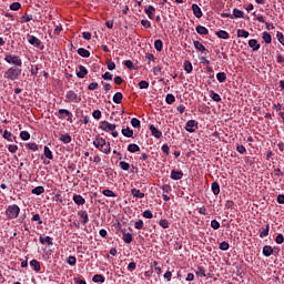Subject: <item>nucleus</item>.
Masks as SVG:
<instances>
[{
    "mask_svg": "<svg viewBox=\"0 0 284 284\" xmlns=\"http://www.w3.org/2000/svg\"><path fill=\"white\" fill-rule=\"evenodd\" d=\"M93 145L100 150V152H103L104 154H110V142H106L103 138H97L93 141Z\"/></svg>",
    "mask_w": 284,
    "mask_h": 284,
    "instance_id": "nucleus-1",
    "label": "nucleus"
},
{
    "mask_svg": "<svg viewBox=\"0 0 284 284\" xmlns=\"http://www.w3.org/2000/svg\"><path fill=\"white\" fill-rule=\"evenodd\" d=\"M21 77V69L18 67H11L7 70L4 73V79H8V81H17Z\"/></svg>",
    "mask_w": 284,
    "mask_h": 284,
    "instance_id": "nucleus-2",
    "label": "nucleus"
},
{
    "mask_svg": "<svg viewBox=\"0 0 284 284\" xmlns=\"http://www.w3.org/2000/svg\"><path fill=\"white\" fill-rule=\"evenodd\" d=\"M20 213L21 209L17 204L9 205L6 211L8 219H17Z\"/></svg>",
    "mask_w": 284,
    "mask_h": 284,
    "instance_id": "nucleus-3",
    "label": "nucleus"
},
{
    "mask_svg": "<svg viewBox=\"0 0 284 284\" xmlns=\"http://www.w3.org/2000/svg\"><path fill=\"white\" fill-rule=\"evenodd\" d=\"M4 61L11 65H14L16 68H21V65H23V61H21L19 55L8 54L4 57Z\"/></svg>",
    "mask_w": 284,
    "mask_h": 284,
    "instance_id": "nucleus-4",
    "label": "nucleus"
},
{
    "mask_svg": "<svg viewBox=\"0 0 284 284\" xmlns=\"http://www.w3.org/2000/svg\"><path fill=\"white\" fill-rule=\"evenodd\" d=\"M65 103H81V95L74 91H68L64 99Z\"/></svg>",
    "mask_w": 284,
    "mask_h": 284,
    "instance_id": "nucleus-5",
    "label": "nucleus"
},
{
    "mask_svg": "<svg viewBox=\"0 0 284 284\" xmlns=\"http://www.w3.org/2000/svg\"><path fill=\"white\" fill-rule=\"evenodd\" d=\"M100 129H102L103 132H114V130H116V125L108 121H103L100 123Z\"/></svg>",
    "mask_w": 284,
    "mask_h": 284,
    "instance_id": "nucleus-6",
    "label": "nucleus"
},
{
    "mask_svg": "<svg viewBox=\"0 0 284 284\" xmlns=\"http://www.w3.org/2000/svg\"><path fill=\"white\" fill-rule=\"evenodd\" d=\"M63 114H64V116H68V121H70V119H72V112H70L68 109H60L58 111V113H55L58 119H63Z\"/></svg>",
    "mask_w": 284,
    "mask_h": 284,
    "instance_id": "nucleus-7",
    "label": "nucleus"
},
{
    "mask_svg": "<svg viewBox=\"0 0 284 284\" xmlns=\"http://www.w3.org/2000/svg\"><path fill=\"white\" fill-rule=\"evenodd\" d=\"M197 123L194 120H189L185 125L186 132H196Z\"/></svg>",
    "mask_w": 284,
    "mask_h": 284,
    "instance_id": "nucleus-8",
    "label": "nucleus"
},
{
    "mask_svg": "<svg viewBox=\"0 0 284 284\" xmlns=\"http://www.w3.org/2000/svg\"><path fill=\"white\" fill-rule=\"evenodd\" d=\"M28 42L34 48H41V40L34 36H28Z\"/></svg>",
    "mask_w": 284,
    "mask_h": 284,
    "instance_id": "nucleus-9",
    "label": "nucleus"
},
{
    "mask_svg": "<svg viewBox=\"0 0 284 284\" xmlns=\"http://www.w3.org/2000/svg\"><path fill=\"white\" fill-rule=\"evenodd\" d=\"M150 131L152 136H154L155 139H161V136H163V133L159 129H156L154 124L150 125Z\"/></svg>",
    "mask_w": 284,
    "mask_h": 284,
    "instance_id": "nucleus-10",
    "label": "nucleus"
},
{
    "mask_svg": "<svg viewBox=\"0 0 284 284\" xmlns=\"http://www.w3.org/2000/svg\"><path fill=\"white\" fill-rule=\"evenodd\" d=\"M192 11L196 19H201V17H203V11H201V7H199V4H192Z\"/></svg>",
    "mask_w": 284,
    "mask_h": 284,
    "instance_id": "nucleus-11",
    "label": "nucleus"
},
{
    "mask_svg": "<svg viewBox=\"0 0 284 284\" xmlns=\"http://www.w3.org/2000/svg\"><path fill=\"white\" fill-rule=\"evenodd\" d=\"M171 179L173 181H181V179H183L182 171H176V170L171 171Z\"/></svg>",
    "mask_w": 284,
    "mask_h": 284,
    "instance_id": "nucleus-12",
    "label": "nucleus"
},
{
    "mask_svg": "<svg viewBox=\"0 0 284 284\" xmlns=\"http://www.w3.org/2000/svg\"><path fill=\"white\" fill-rule=\"evenodd\" d=\"M87 74H88V69L83 65H79V71L77 72L78 79H85Z\"/></svg>",
    "mask_w": 284,
    "mask_h": 284,
    "instance_id": "nucleus-13",
    "label": "nucleus"
},
{
    "mask_svg": "<svg viewBox=\"0 0 284 284\" xmlns=\"http://www.w3.org/2000/svg\"><path fill=\"white\" fill-rule=\"evenodd\" d=\"M145 14H148L149 19H154V12L156 9L153 6H149V8L144 9Z\"/></svg>",
    "mask_w": 284,
    "mask_h": 284,
    "instance_id": "nucleus-14",
    "label": "nucleus"
},
{
    "mask_svg": "<svg viewBox=\"0 0 284 284\" xmlns=\"http://www.w3.org/2000/svg\"><path fill=\"white\" fill-rule=\"evenodd\" d=\"M80 219L82 220L83 225H87V223L90 221V217L88 216V212L80 211L79 213Z\"/></svg>",
    "mask_w": 284,
    "mask_h": 284,
    "instance_id": "nucleus-15",
    "label": "nucleus"
},
{
    "mask_svg": "<svg viewBox=\"0 0 284 284\" xmlns=\"http://www.w3.org/2000/svg\"><path fill=\"white\" fill-rule=\"evenodd\" d=\"M248 45L252 48V50H254V52H256V50H261V44H258V41L254 39L248 41Z\"/></svg>",
    "mask_w": 284,
    "mask_h": 284,
    "instance_id": "nucleus-16",
    "label": "nucleus"
},
{
    "mask_svg": "<svg viewBox=\"0 0 284 284\" xmlns=\"http://www.w3.org/2000/svg\"><path fill=\"white\" fill-rule=\"evenodd\" d=\"M131 194H132V196H134V199H143L145 196V193H142L138 189H132Z\"/></svg>",
    "mask_w": 284,
    "mask_h": 284,
    "instance_id": "nucleus-17",
    "label": "nucleus"
},
{
    "mask_svg": "<svg viewBox=\"0 0 284 284\" xmlns=\"http://www.w3.org/2000/svg\"><path fill=\"white\" fill-rule=\"evenodd\" d=\"M73 201L75 205H85V199L81 195H73Z\"/></svg>",
    "mask_w": 284,
    "mask_h": 284,
    "instance_id": "nucleus-18",
    "label": "nucleus"
},
{
    "mask_svg": "<svg viewBox=\"0 0 284 284\" xmlns=\"http://www.w3.org/2000/svg\"><path fill=\"white\" fill-rule=\"evenodd\" d=\"M123 136H126V139H132L134 136V131L130 128L122 129Z\"/></svg>",
    "mask_w": 284,
    "mask_h": 284,
    "instance_id": "nucleus-19",
    "label": "nucleus"
},
{
    "mask_svg": "<svg viewBox=\"0 0 284 284\" xmlns=\"http://www.w3.org/2000/svg\"><path fill=\"white\" fill-rule=\"evenodd\" d=\"M211 187L215 196H219V194H221V185H219L217 182H213Z\"/></svg>",
    "mask_w": 284,
    "mask_h": 284,
    "instance_id": "nucleus-20",
    "label": "nucleus"
},
{
    "mask_svg": "<svg viewBox=\"0 0 284 284\" xmlns=\"http://www.w3.org/2000/svg\"><path fill=\"white\" fill-rule=\"evenodd\" d=\"M193 45L195 50H199L200 52H207V49H205V45H203V43H201L200 41H194Z\"/></svg>",
    "mask_w": 284,
    "mask_h": 284,
    "instance_id": "nucleus-21",
    "label": "nucleus"
},
{
    "mask_svg": "<svg viewBox=\"0 0 284 284\" xmlns=\"http://www.w3.org/2000/svg\"><path fill=\"white\" fill-rule=\"evenodd\" d=\"M30 266L33 267L34 272H41V263L39 261L32 260Z\"/></svg>",
    "mask_w": 284,
    "mask_h": 284,
    "instance_id": "nucleus-22",
    "label": "nucleus"
},
{
    "mask_svg": "<svg viewBox=\"0 0 284 284\" xmlns=\"http://www.w3.org/2000/svg\"><path fill=\"white\" fill-rule=\"evenodd\" d=\"M43 192H45V189L43 186H36L31 191V193L36 194L37 196H41V194H43Z\"/></svg>",
    "mask_w": 284,
    "mask_h": 284,
    "instance_id": "nucleus-23",
    "label": "nucleus"
},
{
    "mask_svg": "<svg viewBox=\"0 0 284 284\" xmlns=\"http://www.w3.org/2000/svg\"><path fill=\"white\" fill-rule=\"evenodd\" d=\"M78 54L80 57H83V58L88 59L90 57V51H88V49H84V48H79L78 49Z\"/></svg>",
    "mask_w": 284,
    "mask_h": 284,
    "instance_id": "nucleus-24",
    "label": "nucleus"
},
{
    "mask_svg": "<svg viewBox=\"0 0 284 284\" xmlns=\"http://www.w3.org/2000/svg\"><path fill=\"white\" fill-rule=\"evenodd\" d=\"M245 13L239 9H233V19H243Z\"/></svg>",
    "mask_w": 284,
    "mask_h": 284,
    "instance_id": "nucleus-25",
    "label": "nucleus"
},
{
    "mask_svg": "<svg viewBox=\"0 0 284 284\" xmlns=\"http://www.w3.org/2000/svg\"><path fill=\"white\" fill-rule=\"evenodd\" d=\"M128 151L131 153L141 152V148L138 144L132 143L128 145Z\"/></svg>",
    "mask_w": 284,
    "mask_h": 284,
    "instance_id": "nucleus-26",
    "label": "nucleus"
},
{
    "mask_svg": "<svg viewBox=\"0 0 284 284\" xmlns=\"http://www.w3.org/2000/svg\"><path fill=\"white\" fill-rule=\"evenodd\" d=\"M216 79L219 83H225V81L227 80V75L225 74V72H219L216 74Z\"/></svg>",
    "mask_w": 284,
    "mask_h": 284,
    "instance_id": "nucleus-27",
    "label": "nucleus"
},
{
    "mask_svg": "<svg viewBox=\"0 0 284 284\" xmlns=\"http://www.w3.org/2000/svg\"><path fill=\"white\" fill-rule=\"evenodd\" d=\"M60 141H62V143H72V136H70V134L65 133V134H62L61 138H60Z\"/></svg>",
    "mask_w": 284,
    "mask_h": 284,
    "instance_id": "nucleus-28",
    "label": "nucleus"
},
{
    "mask_svg": "<svg viewBox=\"0 0 284 284\" xmlns=\"http://www.w3.org/2000/svg\"><path fill=\"white\" fill-rule=\"evenodd\" d=\"M263 254L265 256H270L271 254H274V248H272V246H270V245H265L263 247Z\"/></svg>",
    "mask_w": 284,
    "mask_h": 284,
    "instance_id": "nucleus-29",
    "label": "nucleus"
},
{
    "mask_svg": "<svg viewBox=\"0 0 284 284\" xmlns=\"http://www.w3.org/2000/svg\"><path fill=\"white\" fill-rule=\"evenodd\" d=\"M123 101V93L121 92H116L114 95H113V102L115 103H121Z\"/></svg>",
    "mask_w": 284,
    "mask_h": 284,
    "instance_id": "nucleus-30",
    "label": "nucleus"
},
{
    "mask_svg": "<svg viewBox=\"0 0 284 284\" xmlns=\"http://www.w3.org/2000/svg\"><path fill=\"white\" fill-rule=\"evenodd\" d=\"M195 30H196L197 34H203V36H205V34L209 33L207 28H205V27H203V26H197V27L195 28Z\"/></svg>",
    "mask_w": 284,
    "mask_h": 284,
    "instance_id": "nucleus-31",
    "label": "nucleus"
},
{
    "mask_svg": "<svg viewBox=\"0 0 284 284\" xmlns=\"http://www.w3.org/2000/svg\"><path fill=\"white\" fill-rule=\"evenodd\" d=\"M262 39L263 41H265V43H272V34H270V32L267 31L263 32Z\"/></svg>",
    "mask_w": 284,
    "mask_h": 284,
    "instance_id": "nucleus-32",
    "label": "nucleus"
},
{
    "mask_svg": "<svg viewBox=\"0 0 284 284\" xmlns=\"http://www.w3.org/2000/svg\"><path fill=\"white\" fill-rule=\"evenodd\" d=\"M219 39H230V33L227 31L220 30L216 32Z\"/></svg>",
    "mask_w": 284,
    "mask_h": 284,
    "instance_id": "nucleus-33",
    "label": "nucleus"
},
{
    "mask_svg": "<svg viewBox=\"0 0 284 284\" xmlns=\"http://www.w3.org/2000/svg\"><path fill=\"white\" fill-rule=\"evenodd\" d=\"M174 101H176V98H174V94H172V93L166 94L165 102L169 105H172V103H174Z\"/></svg>",
    "mask_w": 284,
    "mask_h": 284,
    "instance_id": "nucleus-34",
    "label": "nucleus"
},
{
    "mask_svg": "<svg viewBox=\"0 0 284 284\" xmlns=\"http://www.w3.org/2000/svg\"><path fill=\"white\" fill-rule=\"evenodd\" d=\"M268 235H270V224H267L266 227L261 231L260 237L265 239V236H268Z\"/></svg>",
    "mask_w": 284,
    "mask_h": 284,
    "instance_id": "nucleus-35",
    "label": "nucleus"
},
{
    "mask_svg": "<svg viewBox=\"0 0 284 284\" xmlns=\"http://www.w3.org/2000/svg\"><path fill=\"white\" fill-rule=\"evenodd\" d=\"M211 99L213 101H215L216 103H221V95H219V93L214 92V91H211V94H210Z\"/></svg>",
    "mask_w": 284,
    "mask_h": 284,
    "instance_id": "nucleus-36",
    "label": "nucleus"
},
{
    "mask_svg": "<svg viewBox=\"0 0 284 284\" xmlns=\"http://www.w3.org/2000/svg\"><path fill=\"white\" fill-rule=\"evenodd\" d=\"M92 281H93V283H104V282H105V278L103 277V275L97 274V275H94V276L92 277Z\"/></svg>",
    "mask_w": 284,
    "mask_h": 284,
    "instance_id": "nucleus-37",
    "label": "nucleus"
},
{
    "mask_svg": "<svg viewBox=\"0 0 284 284\" xmlns=\"http://www.w3.org/2000/svg\"><path fill=\"white\" fill-rule=\"evenodd\" d=\"M44 156L47 159H50L51 161L54 159V156L52 155V151L48 146H44Z\"/></svg>",
    "mask_w": 284,
    "mask_h": 284,
    "instance_id": "nucleus-38",
    "label": "nucleus"
},
{
    "mask_svg": "<svg viewBox=\"0 0 284 284\" xmlns=\"http://www.w3.org/2000/svg\"><path fill=\"white\" fill-rule=\"evenodd\" d=\"M237 37L239 38H243V39H247V37H250V32L245 31V30H237Z\"/></svg>",
    "mask_w": 284,
    "mask_h": 284,
    "instance_id": "nucleus-39",
    "label": "nucleus"
},
{
    "mask_svg": "<svg viewBox=\"0 0 284 284\" xmlns=\"http://www.w3.org/2000/svg\"><path fill=\"white\" fill-rule=\"evenodd\" d=\"M154 48H155V50H158V52H161L163 50V41L155 40Z\"/></svg>",
    "mask_w": 284,
    "mask_h": 284,
    "instance_id": "nucleus-40",
    "label": "nucleus"
},
{
    "mask_svg": "<svg viewBox=\"0 0 284 284\" xmlns=\"http://www.w3.org/2000/svg\"><path fill=\"white\" fill-rule=\"evenodd\" d=\"M102 194H103L104 196H109V197H116V194H115L112 190H109V189L103 190V191H102Z\"/></svg>",
    "mask_w": 284,
    "mask_h": 284,
    "instance_id": "nucleus-41",
    "label": "nucleus"
},
{
    "mask_svg": "<svg viewBox=\"0 0 284 284\" xmlns=\"http://www.w3.org/2000/svg\"><path fill=\"white\" fill-rule=\"evenodd\" d=\"M139 88L140 90H148V88H150V83L145 80H142L139 82Z\"/></svg>",
    "mask_w": 284,
    "mask_h": 284,
    "instance_id": "nucleus-42",
    "label": "nucleus"
},
{
    "mask_svg": "<svg viewBox=\"0 0 284 284\" xmlns=\"http://www.w3.org/2000/svg\"><path fill=\"white\" fill-rule=\"evenodd\" d=\"M184 70H185V72H187V74H190V72H192V70H193L192 62L185 61L184 62Z\"/></svg>",
    "mask_w": 284,
    "mask_h": 284,
    "instance_id": "nucleus-43",
    "label": "nucleus"
},
{
    "mask_svg": "<svg viewBox=\"0 0 284 284\" xmlns=\"http://www.w3.org/2000/svg\"><path fill=\"white\" fill-rule=\"evenodd\" d=\"M20 139H22V141H30V133L28 131L20 132Z\"/></svg>",
    "mask_w": 284,
    "mask_h": 284,
    "instance_id": "nucleus-44",
    "label": "nucleus"
},
{
    "mask_svg": "<svg viewBox=\"0 0 284 284\" xmlns=\"http://www.w3.org/2000/svg\"><path fill=\"white\" fill-rule=\"evenodd\" d=\"M131 125H132V128H141V120L133 118L131 120Z\"/></svg>",
    "mask_w": 284,
    "mask_h": 284,
    "instance_id": "nucleus-45",
    "label": "nucleus"
},
{
    "mask_svg": "<svg viewBox=\"0 0 284 284\" xmlns=\"http://www.w3.org/2000/svg\"><path fill=\"white\" fill-rule=\"evenodd\" d=\"M3 139H6L7 141H11L12 142V139H14V135H12V133H10L8 130H6L3 132Z\"/></svg>",
    "mask_w": 284,
    "mask_h": 284,
    "instance_id": "nucleus-46",
    "label": "nucleus"
},
{
    "mask_svg": "<svg viewBox=\"0 0 284 284\" xmlns=\"http://www.w3.org/2000/svg\"><path fill=\"white\" fill-rule=\"evenodd\" d=\"M123 241H124V243H131L132 242V233H123Z\"/></svg>",
    "mask_w": 284,
    "mask_h": 284,
    "instance_id": "nucleus-47",
    "label": "nucleus"
},
{
    "mask_svg": "<svg viewBox=\"0 0 284 284\" xmlns=\"http://www.w3.org/2000/svg\"><path fill=\"white\" fill-rule=\"evenodd\" d=\"M10 10H13L14 12H17V10H21V3H19V2L11 3Z\"/></svg>",
    "mask_w": 284,
    "mask_h": 284,
    "instance_id": "nucleus-48",
    "label": "nucleus"
},
{
    "mask_svg": "<svg viewBox=\"0 0 284 284\" xmlns=\"http://www.w3.org/2000/svg\"><path fill=\"white\" fill-rule=\"evenodd\" d=\"M159 225L163 227V230H168V227H170V222H168V220H160Z\"/></svg>",
    "mask_w": 284,
    "mask_h": 284,
    "instance_id": "nucleus-49",
    "label": "nucleus"
},
{
    "mask_svg": "<svg viewBox=\"0 0 284 284\" xmlns=\"http://www.w3.org/2000/svg\"><path fill=\"white\" fill-rule=\"evenodd\" d=\"M120 168H121V170H124L125 172H128V170H130V163L121 161Z\"/></svg>",
    "mask_w": 284,
    "mask_h": 284,
    "instance_id": "nucleus-50",
    "label": "nucleus"
},
{
    "mask_svg": "<svg viewBox=\"0 0 284 284\" xmlns=\"http://www.w3.org/2000/svg\"><path fill=\"white\" fill-rule=\"evenodd\" d=\"M162 191H163V194H170V192H172V186H170V184H164L162 186Z\"/></svg>",
    "mask_w": 284,
    "mask_h": 284,
    "instance_id": "nucleus-51",
    "label": "nucleus"
},
{
    "mask_svg": "<svg viewBox=\"0 0 284 284\" xmlns=\"http://www.w3.org/2000/svg\"><path fill=\"white\" fill-rule=\"evenodd\" d=\"M40 243H47L48 245H52V237L47 236L45 239L40 237Z\"/></svg>",
    "mask_w": 284,
    "mask_h": 284,
    "instance_id": "nucleus-52",
    "label": "nucleus"
},
{
    "mask_svg": "<svg viewBox=\"0 0 284 284\" xmlns=\"http://www.w3.org/2000/svg\"><path fill=\"white\" fill-rule=\"evenodd\" d=\"M68 265H77V257L75 256H69L67 258Z\"/></svg>",
    "mask_w": 284,
    "mask_h": 284,
    "instance_id": "nucleus-53",
    "label": "nucleus"
},
{
    "mask_svg": "<svg viewBox=\"0 0 284 284\" xmlns=\"http://www.w3.org/2000/svg\"><path fill=\"white\" fill-rule=\"evenodd\" d=\"M195 274L197 275V276H201L202 278H205V270H203V267H199L197 270H196V272H195Z\"/></svg>",
    "mask_w": 284,
    "mask_h": 284,
    "instance_id": "nucleus-54",
    "label": "nucleus"
},
{
    "mask_svg": "<svg viewBox=\"0 0 284 284\" xmlns=\"http://www.w3.org/2000/svg\"><path fill=\"white\" fill-rule=\"evenodd\" d=\"M220 250H222L223 252H227V250H230V244L227 242H222L220 244Z\"/></svg>",
    "mask_w": 284,
    "mask_h": 284,
    "instance_id": "nucleus-55",
    "label": "nucleus"
},
{
    "mask_svg": "<svg viewBox=\"0 0 284 284\" xmlns=\"http://www.w3.org/2000/svg\"><path fill=\"white\" fill-rule=\"evenodd\" d=\"M31 221H37L39 225H43V221L41 220V215L34 214Z\"/></svg>",
    "mask_w": 284,
    "mask_h": 284,
    "instance_id": "nucleus-56",
    "label": "nucleus"
},
{
    "mask_svg": "<svg viewBox=\"0 0 284 284\" xmlns=\"http://www.w3.org/2000/svg\"><path fill=\"white\" fill-rule=\"evenodd\" d=\"M211 227L214 230H219L221 227V223H219V221H216V220H212Z\"/></svg>",
    "mask_w": 284,
    "mask_h": 284,
    "instance_id": "nucleus-57",
    "label": "nucleus"
},
{
    "mask_svg": "<svg viewBox=\"0 0 284 284\" xmlns=\"http://www.w3.org/2000/svg\"><path fill=\"white\" fill-rule=\"evenodd\" d=\"M275 243H277V245H282V243H284V236H283V234H278V235L275 237Z\"/></svg>",
    "mask_w": 284,
    "mask_h": 284,
    "instance_id": "nucleus-58",
    "label": "nucleus"
},
{
    "mask_svg": "<svg viewBox=\"0 0 284 284\" xmlns=\"http://www.w3.org/2000/svg\"><path fill=\"white\" fill-rule=\"evenodd\" d=\"M135 230H143V220H139L134 224Z\"/></svg>",
    "mask_w": 284,
    "mask_h": 284,
    "instance_id": "nucleus-59",
    "label": "nucleus"
},
{
    "mask_svg": "<svg viewBox=\"0 0 284 284\" xmlns=\"http://www.w3.org/2000/svg\"><path fill=\"white\" fill-rule=\"evenodd\" d=\"M30 21H32V16H30V14H24V16L22 17V23H28V22H30Z\"/></svg>",
    "mask_w": 284,
    "mask_h": 284,
    "instance_id": "nucleus-60",
    "label": "nucleus"
},
{
    "mask_svg": "<svg viewBox=\"0 0 284 284\" xmlns=\"http://www.w3.org/2000/svg\"><path fill=\"white\" fill-rule=\"evenodd\" d=\"M278 42L284 45V36L283 32H277L276 34Z\"/></svg>",
    "mask_w": 284,
    "mask_h": 284,
    "instance_id": "nucleus-61",
    "label": "nucleus"
},
{
    "mask_svg": "<svg viewBox=\"0 0 284 284\" xmlns=\"http://www.w3.org/2000/svg\"><path fill=\"white\" fill-rule=\"evenodd\" d=\"M143 216H144V219H152V216H153L152 211H150V210L144 211Z\"/></svg>",
    "mask_w": 284,
    "mask_h": 284,
    "instance_id": "nucleus-62",
    "label": "nucleus"
},
{
    "mask_svg": "<svg viewBox=\"0 0 284 284\" xmlns=\"http://www.w3.org/2000/svg\"><path fill=\"white\" fill-rule=\"evenodd\" d=\"M141 26L146 29L152 27L149 20H141Z\"/></svg>",
    "mask_w": 284,
    "mask_h": 284,
    "instance_id": "nucleus-63",
    "label": "nucleus"
},
{
    "mask_svg": "<svg viewBox=\"0 0 284 284\" xmlns=\"http://www.w3.org/2000/svg\"><path fill=\"white\" fill-rule=\"evenodd\" d=\"M92 116L93 119H101V111L100 110L93 111Z\"/></svg>",
    "mask_w": 284,
    "mask_h": 284,
    "instance_id": "nucleus-64",
    "label": "nucleus"
}]
</instances>
